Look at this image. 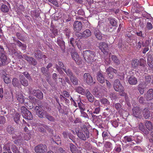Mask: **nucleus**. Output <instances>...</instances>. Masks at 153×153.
<instances>
[{
	"label": "nucleus",
	"mask_w": 153,
	"mask_h": 153,
	"mask_svg": "<svg viewBox=\"0 0 153 153\" xmlns=\"http://www.w3.org/2000/svg\"><path fill=\"white\" fill-rule=\"evenodd\" d=\"M78 137L80 139L85 141L89 137V132L87 128L84 126L81 130L78 131L77 133Z\"/></svg>",
	"instance_id": "obj_1"
},
{
	"label": "nucleus",
	"mask_w": 153,
	"mask_h": 153,
	"mask_svg": "<svg viewBox=\"0 0 153 153\" xmlns=\"http://www.w3.org/2000/svg\"><path fill=\"white\" fill-rule=\"evenodd\" d=\"M96 55V53L93 51L90 50H86L83 51L84 58L86 62L88 63L93 62Z\"/></svg>",
	"instance_id": "obj_2"
},
{
	"label": "nucleus",
	"mask_w": 153,
	"mask_h": 153,
	"mask_svg": "<svg viewBox=\"0 0 153 153\" xmlns=\"http://www.w3.org/2000/svg\"><path fill=\"white\" fill-rule=\"evenodd\" d=\"M21 112L23 118L28 120H32L33 118L32 114L24 106H22L21 108Z\"/></svg>",
	"instance_id": "obj_3"
},
{
	"label": "nucleus",
	"mask_w": 153,
	"mask_h": 153,
	"mask_svg": "<svg viewBox=\"0 0 153 153\" xmlns=\"http://www.w3.org/2000/svg\"><path fill=\"white\" fill-rule=\"evenodd\" d=\"M6 130L7 132L12 135L13 139L19 138L20 135V134L16 131V130L11 126H7Z\"/></svg>",
	"instance_id": "obj_4"
},
{
	"label": "nucleus",
	"mask_w": 153,
	"mask_h": 153,
	"mask_svg": "<svg viewBox=\"0 0 153 153\" xmlns=\"http://www.w3.org/2000/svg\"><path fill=\"white\" fill-rule=\"evenodd\" d=\"M47 151V146L46 145L44 144H39L35 147V151L37 153H45Z\"/></svg>",
	"instance_id": "obj_5"
},
{
	"label": "nucleus",
	"mask_w": 153,
	"mask_h": 153,
	"mask_svg": "<svg viewBox=\"0 0 153 153\" xmlns=\"http://www.w3.org/2000/svg\"><path fill=\"white\" fill-rule=\"evenodd\" d=\"M76 34L78 37L80 38H87L91 36V33L90 30L87 29L84 31L82 33L77 32Z\"/></svg>",
	"instance_id": "obj_6"
},
{
	"label": "nucleus",
	"mask_w": 153,
	"mask_h": 153,
	"mask_svg": "<svg viewBox=\"0 0 153 153\" xmlns=\"http://www.w3.org/2000/svg\"><path fill=\"white\" fill-rule=\"evenodd\" d=\"M83 79L84 81H85L86 83L89 85H91L95 82H94L93 77L89 73H86L84 74Z\"/></svg>",
	"instance_id": "obj_7"
},
{
	"label": "nucleus",
	"mask_w": 153,
	"mask_h": 153,
	"mask_svg": "<svg viewBox=\"0 0 153 153\" xmlns=\"http://www.w3.org/2000/svg\"><path fill=\"white\" fill-rule=\"evenodd\" d=\"M114 87L115 90L118 92L124 91V88L118 79L115 80L114 83Z\"/></svg>",
	"instance_id": "obj_8"
},
{
	"label": "nucleus",
	"mask_w": 153,
	"mask_h": 153,
	"mask_svg": "<svg viewBox=\"0 0 153 153\" xmlns=\"http://www.w3.org/2000/svg\"><path fill=\"white\" fill-rule=\"evenodd\" d=\"M132 114L136 117L141 118L142 117V110L138 106L134 107L132 109Z\"/></svg>",
	"instance_id": "obj_9"
},
{
	"label": "nucleus",
	"mask_w": 153,
	"mask_h": 153,
	"mask_svg": "<svg viewBox=\"0 0 153 153\" xmlns=\"http://www.w3.org/2000/svg\"><path fill=\"white\" fill-rule=\"evenodd\" d=\"M7 63V56L5 52L0 53V66L2 67Z\"/></svg>",
	"instance_id": "obj_10"
},
{
	"label": "nucleus",
	"mask_w": 153,
	"mask_h": 153,
	"mask_svg": "<svg viewBox=\"0 0 153 153\" xmlns=\"http://www.w3.org/2000/svg\"><path fill=\"white\" fill-rule=\"evenodd\" d=\"M99 47L101 51L104 54H107L109 51L108 44L105 42H100L99 44Z\"/></svg>",
	"instance_id": "obj_11"
},
{
	"label": "nucleus",
	"mask_w": 153,
	"mask_h": 153,
	"mask_svg": "<svg viewBox=\"0 0 153 153\" xmlns=\"http://www.w3.org/2000/svg\"><path fill=\"white\" fill-rule=\"evenodd\" d=\"M71 56L72 59L75 61L77 64L79 65L82 63L81 59L79 56L77 52H72L71 53Z\"/></svg>",
	"instance_id": "obj_12"
},
{
	"label": "nucleus",
	"mask_w": 153,
	"mask_h": 153,
	"mask_svg": "<svg viewBox=\"0 0 153 153\" xmlns=\"http://www.w3.org/2000/svg\"><path fill=\"white\" fill-rule=\"evenodd\" d=\"M42 107L40 106H36L35 107V110L36 112V114L40 118H43L44 116H45L46 113H45L46 111H42L41 109Z\"/></svg>",
	"instance_id": "obj_13"
},
{
	"label": "nucleus",
	"mask_w": 153,
	"mask_h": 153,
	"mask_svg": "<svg viewBox=\"0 0 153 153\" xmlns=\"http://www.w3.org/2000/svg\"><path fill=\"white\" fill-rule=\"evenodd\" d=\"M109 78L112 79L114 77L113 73L116 74L117 73V70L111 67H109L106 69V71Z\"/></svg>",
	"instance_id": "obj_14"
},
{
	"label": "nucleus",
	"mask_w": 153,
	"mask_h": 153,
	"mask_svg": "<svg viewBox=\"0 0 153 153\" xmlns=\"http://www.w3.org/2000/svg\"><path fill=\"white\" fill-rule=\"evenodd\" d=\"M144 97L147 101L153 100V89H149L144 94Z\"/></svg>",
	"instance_id": "obj_15"
},
{
	"label": "nucleus",
	"mask_w": 153,
	"mask_h": 153,
	"mask_svg": "<svg viewBox=\"0 0 153 153\" xmlns=\"http://www.w3.org/2000/svg\"><path fill=\"white\" fill-rule=\"evenodd\" d=\"M140 63L139 65V66L137 68V69L141 72H144L146 69V67L145 64L146 63V60L143 59L142 58L140 59Z\"/></svg>",
	"instance_id": "obj_16"
},
{
	"label": "nucleus",
	"mask_w": 153,
	"mask_h": 153,
	"mask_svg": "<svg viewBox=\"0 0 153 153\" xmlns=\"http://www.w3.org/2000/svg\"><path fill=\"white\" fill-rule=\"evenodd\" d=\"M24 59L26 60L30 65L35 66L37 64V62L33 57L29 56L27 55H24Z\"/></svg>",
	"instance_id": "obj_17"
},
{
	"label": "nucleus",
	"mask_w": 153,
	"mask_h": 153,
	"mask_svg": "<svg viewBox=\"0 0 153 153\" xmlns=\"http://www.w3.org/2000/svg\"><path fill=\"white\" fill-rule=\"evenodd\" d=\"M32 94L37 98L40 100L42 99L43 95L42 91L39 89H34L32 92Z\"/></svg>",
	"instance_id": "obj_18"
},
{
	"label": "nucleus",
	"mask_w": 153,
	"mask_h": 153,
	"mask_svg": "<svg viewBox=\"0 0 153 153\" xmlns=\"http://www.w3.org/2000/svg\"><path fill=\"white\" fill-rule=\"evenodd\" d=\"M82 23L78 21H75L73 27L74 30L76 31L80 30L82 28Z\"/></svg>",
	"instance_id": "obj_19"
},
{
	"label": "nucleus",
	"mask_w": 153,
	"mask_h": 153,
	"mask_svg": "<svg viewBox=\"0 0 153 153\" xmlns=\"http://www.w3.org/2000/svg\"><path fill=\"white\" fill-rule=\"evenodd\" d=\"M97 79L100 83L103 84L105 82V78L101 71H99L97 74Z\"/></svg>",
	"instance_id": "obj_20"
},
{
	"label": "nucleus",
	"mask_w": 153,
	"mask_h": 153,
	"mask_svg": "<svg viewBox=\"0 0 153 153\" xmlns=\"http://www.w3.org/2000/svg\"><path fill=\"white\" fill-rule=\"evenodd\" d=\"M98 27L97 26L96 28L94 30V33L97 38L99 40H101L102 38V33L98 29Z\"/></svg>",
	"instance_id": "obj_21"
},
{
	"label": "nucleus",
	"mask_w": 153,
	"mask_h": 153,
	"mask_svg": "<svg viewBox=\"0 0 153 153\" xmlns=\"http://www.w3.org/2000/svg\"><path fill=\"white\" fill-rule=\"evenodd\" d=\"M56 42L62 50H63L65 49V43L62 39L60 37H58Z\"/></svg>",
	"instance_id": "obj_22"
},
{
	"label": "nucleus",
	"mask_w": 153,
	"mask_h": 153,
	"mask_svg": "<svg viewBox=\"0 0 153 153\" xmlns=\"http://www.w3.org/2000/svg\"><path fill=\"white\" fill-rule=\"evenodd\" d=\"M140 63V60H139L138 59H133L131 62V67L133 69L137 68Z\"/></svg>",
	"instance_id": "obj_23"
},
{
	"label": "nucleus",
	"mask_w": 153,
	"mask_h": 153,
	"mask_svg": "<svg viewBox=\"0 0 153 153\" xmlns=\"http://www.w3.org/2000/svg\"><path fill=\"white\" fill-rule=\"evenodd\" d=\"M147 61L149 70L153 71V59L151 56L148 57Z\"/></svg>",
	"instance_id": "obj_24"
},
{
	"label": "nucleus",
	"mask_w": 153,
	"mask_h": 153,
	"mask_svg": "<svg viewBox=\"0 0 153 153\" xmlns=\"http://www.w3.org/2000/svg\"><path fill=\"white\" fill-rule=\"evenodd\" d=\"M33 53L34 56L37 59H42L43 58V54L39 50H35Z\"/></svg>",
	"instance_id": "obj_25"
},
{
	"label": "nucleus",
	"mask_w": 153,
	"mask_h": 153,
	"mask_svg": "<svg viewBox=\"0 0 153 153\" xmlns=\"http://www.w3.org/2000/svg\"><path fill=\"white\" fill-rule=\"evenodd\" d=\"M128 82L131 85H135L137 82V79L133 76H131L128 78Z\"/></svg>",
	"instance_id": "obj_26"
},
{
	"label": "nucleus",
	"mask_w": 153,
	"mask_h": 153,
	"mask_svg": "<svg viewBox=\"0 0 153 153\" xmlns=\"http://www.w3.org/2000/svg\"><path fill=\"white\" fill-rule=\"evenodd\" d=\"M14 42L16 43L17 45L21 49L25 50L26 49V46L24 44L22 43L21 42L18 40L13 39Z\"/></svg>",
	"instance_id": "obj_27"
},
{
	"label": "nucleus",
	"mask_w": 153,
	"mask_h": 153,
	"mask_svg": "<svg viewBox=\"0 0 153 153\" xmlns=\"http://www.w3.org/2000/svg\"><path fill=\"white\" fill-rule=\"evenodd\" d=\"M20 82L21 84L24 86H27L28 85V81L27 79L23 76H20Z\"/></svg>",
	"instance_id": "obj_28"
},
{
	"label": "nucleus",
	"mask_w": 153,
	"mask_h": 153,
	"mask_svg": "<svg viewBox=\"0 0 153 153\" xmlns=\"http://www.w3.org/2000/svg\"><path fill=\"white\" fill-rule=\"evenodd\" d=\"M17 100L20 103H24V96L21 93L17 92L16 94V96Z\"/></svg>",
	"instance_id": "obj_29"
},
{
	"label": "nucleus",
	"mask_w": 153,
	"mask_h": 153,
	"mask_svg": "<svg viewBox=\"0 0 153 153\" xmlns=\"http://www.w3.org/2000/svg\"><path fill=\"white\" fill-rule=\"evenodd\" d=\"M143 116L145 119H147L150 117V112L147 108H144L142 111Z\"/></svg>",
	"instance_id": "obj_30"
},
{
	"label": "nucleus",
	"mask_w": 153,
	"mask_h": 153,
	"mask_svg": "<svg viewBox=\"0 0 153 153\" xmlns=\"http://www.w3.org/2000/svg\"><path fill=\"white\" fill-rule=\"evenodd\" d=\"M41 72L42 74L47 77H49L50 75V73L48 72V70L46 69L45 67H42L41 68Z\"/></svg>",
	"instance_id": "obj_31"
},
{
	"label": "nucleus",
	"mask_w": 153,
	"mask_h": 153,
	"mask_svg": "<svg viewBox=\"0 0 153 153\" xmlns=\"http://www.w3.org/2000/svg\"><path fill=\"white\" fill-rule=\"evenodd\" d=\"M108 23L112 26L115 27L117 25V22L116 19L114 18L110 17L108 18Z\"/></svg>",
	"instance_id": "obj_32"
},
{
	"label": "nucleus",
	"mask_w": 153,
	"mask_h": 153,
	"mask_svg": "<svg viewBox=\"0 0 153 153\" xmlns=\"http://www.w3.org/2000/svg\"><path fill=\"white\" fill-rule=\"evenodd\" d=\"M145 86L143 83H140L137 86V89L141 94H143L144 91Z\"/></svg>",
	"instance_id": "obj_33"
},
{
	"label": "nucleus",
	"mask_w": 153,
	"mask_h": 153,
	"mask_svg": "<svg viewBox=\"0 0 153 153\" xmlns=\"http://www.w3.org/2000/svg\"><path fill=\"white\" fill-rule=\"evenodd\" d=\"M70 79L71 82L74 85H78V79L75 75H73L70 77Z\"/></svg>",
	"instance_id": "obj_34"
},
{
	"label": "nucleus",
	"mask_w": 153,
	"mask_h": 153,
	"mask_svg": "<svg viewBox=\"0 0 153 153\" xmlns=\"http://www.w3.org/2000/svg\"><path fill=\"white\" fill-rule=\"evenodd\" d=\"M85 95L88 100L91 102H93L94 100L93 96L90 93L89 91H87L85 94Z\"/></svg>",
	"instance_id": "obj_35"
},
{
	"label": "nucleus",
	"mask_w": 153,
	"mask_h": 153,
	"mask_svg": "<svg viewBox=\"0 0 153 153\" xmlns=\"http://www.w3.org/2000/svg\"><path fill=\"white\" fill-rule=\"evenodd\" d=\"M10 143H8L4 145L3 147V149L4 150L7 151L9 153H12L10 151Z\"/></svg>",
	"instance_id": "obj_36"
},
{
	"label": "nucleus",
	"mask_w": 153,
	"mask_h": 153,
	"mask_svg": "<svg viewBox=\"0 0 153 153\" xmlns=\"http://www.w3.org/2000/svg\"><path fill=\"white\" fill-rule=\"evenodd\" d=\"M58 65L56 64L55 65L56 68L58 71H59L61 69L63 70V69H65L64 68V65L63 63L61 61L58 62Z\"/></svg>",
	"instance_id": "obj_37"
},
{
	"label": "nucleus",
	"mask_w": 153,
	"mask_h": 153,
	"mask_svg": "<svg viewBox=\"0 0 153 153\" xmlns=\"http://www.w3.org/2000/svg\"><path fill=\"white\" fill-rule=\"evenodd\" d=\"M111 59L112 60L116 65H118L120 64V61L116 56L114 55H111Z\"/></svg>",
	"instance_id": "obj_38"
},
{
	"label": "nucleus",
	"mask_w": 153,
	"mask_h": 153,
	"mask_svg": "<svg viewBox=\"0 0 153 153\" xmlns=\"http://www.w3.org/2000/svg\"><path fill=\"white\" fill-rule=\"evenodd\" d=\"M132 137L131 135L125 136L123 138L124 141L125 143L131 142L133 141Z\"/></svg>",
	"instance_id": "obj_39"
},
{
	"label": "nucleus",
	"mask_w": 153,
	"mask_h": 153,
	"mask_svg": "<svg viewBox=\"0 0 153 153\" xmlns=\"http://www.w3.org/2000/svg\"><path fill=\"white\" fill-rule=\"evenodd\" d=\"M70 149L71 151L73 153H77L78 149L76 146L72 143L70 144Z\"/></svg>",
	"instance_id": "obj_40"
},
{
	"label": "nucleus",
	"mask_w": 153,
	"mask_h": 153,
	"mask_svg": "<svg viewBox=\"0 0 153 153\" xmlns=\"http://www.w3.org/2000/svg\"><path fill=\"white\" fill-rule=\"evenodd\" d=\"M2 78L4 82L6 84H8L10 82L11 80L10 78L8 76L7 74L6 75H2Z\"/></svg>",
	"instance_id": "obj_41"
},
{
	"label": "nucleus",
	"mask_w": 153,
	"mask_h": 153,
	"mask_svg": "<svg viewBox=\"0 0 153 153\" xmlns=\"http://www.w3.org/2000/svg\"><path fill=\"white\" fill-rule=\"evenodd\" d=\"M76 91L78 93L83 94H85V91L82 87L81 86H78L75 88Z\"/></svg>",
	"instance_id": "obj_42"
},
{
	"label": "nucleus",
	"mask_w": 153,
	"mask_h": 153,
	"mask_svg": "<svg viewBox=\"0 0 153 153\" xmlns=\"http://www.w3.org/2000/svg\"><path fill=\"white\" fill-rule=\"evenodd\" d=\"M20 117V114L18 113H16L13 116L14 120L16 123H18L19 122Z\"/></svg>",
	"instance_id": "obj_43"
},
{
	"label": "nucleus",
	"mask_w": 153,
	"mask_h": 153,
	"mask_svg": "<svg viewBox=\"0 0 153 153\" xmlns=\"http://www.w3.org/2000/svg\"><path fill=\"white\" fill-rule=\"evenodd\" d=\"M46 114H45V117L48 120L52 122H55V119L52 116L50 115L47 112H45Z\"/></svg>",
	"instance_id": "obj_44"
},
{
	"label": "nucleus",
	"mask_w": 153,
	"mask_h": 153,
	"mask_svg": "<svg viewBox=\"0 0 153 153\" xmlns=\"http://www.w3.org/2000/svg\"><path fill=\"white\" fill-rule=\"evenodd\" d=\"M145 125L149 130H151L152 129L153 126L152 123L149 121L146 120L145 122Z\"/></svg>",
	"instance_id": "obj_45"
},
{
	"label": "nucleus",
	"mask_w": 153,
	"mask_h": 153,
	"mask_svg": "<svg viewBox=\"0 0 153 153\" xmlns=\"http://www.w3.org/2000/svg\"><path fill=\"white\" fill-rule=\"evenodd\" d=\"M1 9L2 12L5 13H8L9 11V8L7 6L4 4L2 5Z\"/></svg>",
	"instance_id": "obj_46"
},
{
	"label": "nucleus",
	"mask_w": 153,
	"mask_h": 153,
	"mask_svg": "<svg viewBox=\"0 0 153 153\" xmlns=\"http://www.w3.org/2000/svg\"><path fill=\"white\" fill-rule=\"evenodd\" d=\"M100 111V107H98L94 108V111H93L92 112L91 111H90L89 112L91 114L92 116V117H93L94 115H93V114H99Z\"/></svg>",
	"instance_id": "obj_47"
},
{
	"label": "nucleus",
	"mask_w": 153,
	"mask_h": 153,
	"mask_svg": "<svg viewBox=\"0 0 153 153\" xmlns=\"http://www.w3.org/2000/svg\"><path fill=\"white\" fill-rule=\"evenodd\" d=\"M63 70L66 73L67 75L69 77L70 76H72L73 75V73L71 70L70 69L68 68L67 70H66L65 67V69H63Z\"/></svg>",
	"instance_id": "obj_48"
},
{
	"label": "nucleus",
	"mask_w": 153,
	"mask_h": 153,
	"mask_svg": "<svg viewBox=\"0 0 153 153\" xmlns=\"http://www.w3.org/2000/svg\"><path fill=\"white\" fill-rule=\"evenodd\" d=\"M121 145L120 144H117L114 149L113 152L116 153H119L121 152Z\"/></svg>",
	"instance_id": "obj_49"
},
{
	"label": "nucleus",
	"mask_w": 153,
	"mask_h": 153,
	"mask_svg": "<svg viewBox=\"0 0 153 153\" xmlns=\"http://www.w3.org/2000/svg\"><path fill=\"white\" fill-rule=\"evenodd\" d=\"M100 101L102 104H103L105 105H108L110 104L109 102L107 99L105 98H103L100 99Z\"/></svg>",
	"instance_id": "obj_50"
},
{
	"label": "nucleus",
	"mask_w": 153,
	"mask_h": 153,
	"mask_svg": "<svg viewBox=\"0 0 153 153\" xmlns=\"http://www.w3.org/2000/svg\"><path fill=\"white\" fill-rule=\"evenodd\" d=\"M63 33L66 36V37L68 39L70 37V35L71 34V31L70 29L67 28H65L63 30Z\"/></svg>",
	"instance_id": "obj_51"
},
{
	"label": "nucleus",
	"mask_w": 153,
	"mask_h": 153,
	"mask_svg": "<svg viewBox=\"0 0 153 153\" xmlns=\"http://www.w3.org/2000/svg\"><path fill=\"white\" fill-rule=\"evenodd\" d=\"M106 148L109 150H111L112 149V144L109 142H107L105 144Z\"/></svg>",
	"instance_id": "obj_52"
},
{
	"label": "nucleus",
	"mask_w": 153,
	"mask_h": 153,
	"mask_svg": "<svg viewBox=\"0 0 153 153\" xmlns=\"http://www.w3.org/2000/svg\"><path fill=\"white\" fill-rule=\"evenodd\" d=\"M52 139L54 142H55L56 143L58 144L59 143H61V139L58 136H54V138H52Z\"/></svg>",
	"instance_id": "obj_53"
},
{
	"label": "nucleus",
	"mask_w": 153,
	"mask_h": 153,
	"mask_svg": "<svg viewBox=\"0 0 153 153\" xmlns=\"http://www.w3.org/2000/svg\"><path fill=\"white\" fill-rule=\"evenodd\" d=\"M78 106L81 112H82L85 111V105L82 103V102L80 101L78 103Z\"/></svg>",
	"instance_id": "obj_54"
},
{
	"label": "nucleus",
	"mask_w": 153,
	"mask_h": 153,
	"mask_svg": "<svg viewBox=\"0 0 153 153\" xmlns=\"http://www.w3.org/2000/svg\"><path fill=\"white\" fill-rule=\"evenodd\" d=\"M62 134L65 138H67L68 136H69V138L71 139L73 136L71 133H68V132L64 131L62 133Z\"/></svg>",
	"instance_id": "obj_55"
},
{
	"label": "nucleus",
	"mask_w": 153,
	"mask_h": 153,
	"mask_svg": "<svg viewBox=\"0 0 153 153\" xmlns=\"http://www.w3.org/2000/svg\"><path fill=\"white\" fill-rule=\"evenodd\" d=\"M114 26H111V25L109 23H108L105 26V28L106 29V30L108 31L111 32L112 30L113 27Z\"/></svg>",
	"instance_id": "obj_56"
},
{
	"label": "nucleus",
	"mask_w": 153,
	"mask_h": 153,
	"mask_svg": "<svg viewBox=\"0 0 153 153\" xmlns=\"http://www.w3.org/2000/svg\"><path fill=\"white\" fill-rule=\"evenodd\" d=\"M72 69L76 75H79L81 72L80 70L76 66H73Z\"/></svg>",
	"instance_id": "obj_57"
},
{
	"label": "nucleus",
	"mask_w": 153,
	"mask_h": 153,
	"mask_svg": "<svg viewBox=\"0 0 153 153\" xmlns=\"http://www.w3.org/2000/svg\"><path fill=\"white\" fill-rule=\"evenodd\" d=\"M12 83L14 86H17L19 84L18 79L16 78H13L12 81Z\"/></svg>",
	"instance_id": "obj_58"
},
{
	"label": "nucleus",
	"mask_w": 153,
	"mask_h": 153,
	"mask_svg": "<svg viewBox=\"0 0 153 153\" xmlns=\"http://www.w3.org/2000/svg\"><path fill=\"white\" fill-rule=\"evenodd\" d=\"M31 133H26L24 135V138L26 140H28L31 138Z\"/></svg>",
	"instance_id": "obj_59"
},
{
	"label": "nucleus",
	"mask_w": 153,
	"mask_h": 153,
	"mask_svg": "<svg viewBox=\"0 0 153 153\" xmlns=\"http://www.w3.org/2000/svg\"><path fill=\"white\" fill-rule=\"evenodd\" d=\"M11 149L13 153H18V150L17 147L14 145H11Z\"/></svg>",
	"instance_id": "obj_60"
},
{
	"label": "nucleus",
	"mask_w": 153,
	"mask_h": 153,
	"mask_svg": "<svg viewBox=\"0 0 153 153\" xmlns=\"http://www.w3.org/2000/svg\"><path fill=\"white\" fill-rule=\"evenodd\" d=\"M142 46V41L140 40L137 43L135 47L137 50H139Z\"/></svg>",
	"instance_id": "obj_61"
},
{
	"label": "nucleus",
	"mask_w": 153,
	"mask_h": 153,
	"mask_svg": "<svg viewBox=\"0 0 153 153\" xmlns=\"http://www.w3.org/2000/svg\"><path fill=\"white\" fill-rule=\"evenodd\" d=\"M50 30L52 32L54 35L56 36L58 35V30L57 29L55 28H51L50 29Z\"/></svg>",
	"instance_id": "obj_62"
},
{
	"label": "nucleus",
	"mask_w": 153,
	"mask_h": 153,
	"mask_svg": "<svg viewBox=\"0 0 153 153\" xmlns=\"http://www.w3.org/2000/svg\"><path fill=\"white\" fill-rule=\"evenodd\" d=\"M149 43L150 42L149 40H146L145 42L142 41V46L143 47H149Z\"/></svg>",
	"instance_id": "obj_63"
},
{
	"label": "nucleus",
	"mask_w": 153,
	"mask_h": 153,
	"mask_svg": "<svg viewBox=\"0 0 153 153\" xmlns=\"http://www.w3.org/2000/svg\"><path fill=\"white\" fill-rule=\"evenodd\" d=\"M139 102L140 103L143 105L146 103L145 99L143 97H141L139 98Z\"/></svg>",
	"instance_id": "obj_64"
}]
</instances>
